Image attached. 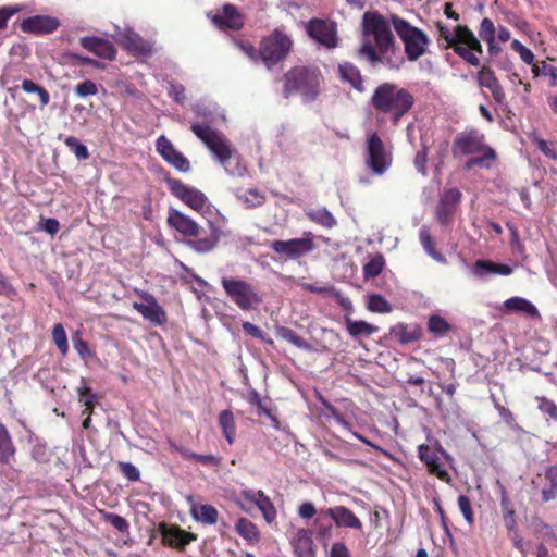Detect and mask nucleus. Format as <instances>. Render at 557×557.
<instances>
[{
    "mask_svg": "<svg viewBox=\"0 0 557 557\" xmlns=\"http://www.w3.org/2000/svg\"><path fill=\"white\" fill-rule=\"evenodd\" d=\"M170 448L176 453H178L186 460H196L197 462L209 466V467H219L221 465V457L214 456L211 454L201 455L190 451L189 449L178 446L174 442H170Z\"/></svg>",
    "mask_w": 557,
    "mask_h": 557,
    "instance_id": "obj_30",
    "label": "nucleus"
},
{
    "mask_svg": "<svg viewBox=\"0 0 557 557\" xmlns=\"http://www.w3.org/2000/svg\"><path fill=\"white\" fill-rule=\"evenodd\" d=\"M496 28L493 21L488 17L482 20L479 27V36L483 41H492L495 38Z\"/></svg>",
    "mask_w": 557,
    "mask_h": 557,
    "instance_id": "obj_54",
    "label": "nucleus"
},
{
    "mask_svg": "<svg viewBox=\"0 0 557 557\" xmlns=\"http://www.w3.org/2000/svg\"><path fill=\"white\" fill-rule=\"evenodd\" d=\"M460 200L461 191L458 188L453 187L443 191L435 209L436 220L442 225H447L453 221Z\"/></svg>",
    "mask_w": 557,
    "mask_h": 557,
    "instance_id": "obj_14",
    "label": "nucleus"
},
{
    "mask_svg": "<svg viewBox=\"0 0 557 557\" xmlns=\"http://www.w3.org/2000/svg\"><path fill=\"white\" fill-rule=\"evenodd\" d=\"M63 61L65 64L71 66H83V65H91L96 69H103V64L95 59L89 57H83L74 52H66L63 54Z\"/></svg>",
    "mask_w": 557,
    "mask_h": 557,
    "instance_id": "obj_45",
    "label": "nucleus"
},
{
    "mask_svg": "<svg viewBox=\"0 0 557 557\" xmlns=\"http://www.w3.org/2000/svg\"><path fill=\"white\" fill-rule=\"evenodd\" d=\"M426 326L435 338L444 337L453 330V325L438 314L430 315Z\"/></svg>",
    "mask_w": 557,
    "mask_h": 557,
    "instance_id": "obj_38",
    "label": "nucleus"
},
{
    "mask_svg": "<svg viewBox=\"0 0 557 557\" xmlns=\"http://www.w3.org/2000/svg\"><path fill=\"white\" fill-rule=\"evenodd\" d=\"M52 338L59 351L65 356L69 351L67 337L61 323L54 324L52 329Z\"/></svg>",
    "mask_w": 557,
    "mask_h": 557,
    "instance_id": "obj_48",
    "label": "nucleus"
},
{
    "mask_svg": "<svg viewBox=\"0 0 557 557\" xmlns=\"http://www.w3.org/2000/svg\"><path fill=\"white\" fill-rule=\"evenodd\" d=\"M271 249L281 258L299 259L312 252L315 249L313 235L310 232L304 233L301 238H293L288 240H273L270 245Z\"/></svg>",
    "mask_w": 557,
    "mask_h": 557,
    "instance_id": "obj_10",
    "label": "nucleus"
},
{
    "mask_svg": "<svg viewBox=\"0 0 557 557\" xmlns=\"http://www.w3.org/2000/svg\"><path fill=\"white\" fill-rule=\"evenodd\" d=\"M283 97L299 95L304 102L315 101L322 90L324 77L315 65H295L282 77Z\"/></svg>",
    "mask_w": 557,
    "mask_h": 557,
    "instance_id": "obj_2",
    "label": "nucleus"
},
{
    "mask_svg": "<svg viewBox=\"0 0 557 557\" xmlns=\"http://www.w3.org/2000/svg\"><path fill=\"white\" fill-rule=\"evenodd\" d=\"M321 513L327 515L337 528H349L361 531L363 525L361 520L354 513L352 510L345 506H335L324 510Z\"/></svg>",
    "mask_w": 557,
    "mask_h": 557,
    "instance_id": "obj_23",
    "label": "nucleus"
},
{
    "mask_svg": "<svg viewBox=\"0 0 557 557\" xmlns=\"http://www.w3.org/2000/svg\"><path fill=\"white\" fill-rule=\"evenodd\" d=\"M305 29L310 38L327 49L338 46L337 24L334 21L313 17L306 23Z\"/></svg>",
    "mask_w": 557,
    "mask_h": 557,
    "instance_id": "obj_11",
    "label": "nucleus"
},
{
    "mask_svg": "<svg viewBox=\"0 0 557 557\" xmlns=\"http://www.w3.org/2000/svg\"><path fill=\"white\" fill-rule=\"evenodd\" d=\"M21 87L27 94H36V95H38L41 108H44V107L49 104V102H50V95H49L48 90L44 86L36 84L32 79L25 78V79L22 81Z\"/></svg>",
    "mask_w": 557,
    "mask_h": 557,
    "instance_id": "obj_42",
    "label": "nucleus"
},
{
    "mask_svg": "<svg viewBox=\"0 0 557 557\" xmlns=\"http://www.w3.org/2000/svg\"><path fill=\"white\" fill-rule=\"evenodd\" d=\"M371 106L380 113L388 114L397 124L413 107L414 97L410 91L394 83H382L373 91Z\"/></svg>",
    "mask_w": 557,
    "mask_h": 557,
    "instance_id": "obj_4",
    "label": "nucleus"
},
{
    "mask_svg": "<svg viewBox=\"0 0 557 557\" xmlns=\"http://www.w3.org/2000/svg\"><path fill=\"white\" fill-rule=\"evenodd\" d=\"M503 306L504 310L507 312H522L527 317L532 319L540 318V312L536 309V307L531 301L522 297H511L505 300Z\"/></svg>",
    "mask_w": 557,
    "mask_h": 557,
    "instance_id": "obj_29",
    "label": "nucleus"
},
{
    "mask_svg": "<svg viewBox=\"0 0 557 557\" xmlns=\"http://www.w3.org/2000/svg\"><path fill=\"white\" fill-rule=\"evenodd\" d=\"M329 557H352L349 548L344 542H335L331 546Z\"/></svg>",
    "mask_w": 557,
    "mask_h": 557,
    "instance_id": "obj_62",
    "label": "nucleus"
},
{
    "mask_svg": "<svg viewBox=\"0 0 557 557\" xmlns=\"http://www.w3.org/2000/svg\"><path fill=\"white\" fill-rule=\"evenodd\" d=\"M141 298L146 300L148 304H139L134 302L133 308L139 312L146 320H149L154 325H162L166 322V313L164 309L157 302L156 298L148 294L144 293Z\"/></svg>",
    "mask_w": 557,
    "mask_h": 557,
    "instance_id": "obj_20",
    "label": "nucleus"
},
{
    "mask_svg": "<svg viewBox=\"0 0 557 557\" xmlns=\"http://www.w3.org/2000/svg\"><path fill=\"white\" fill-rule=\"evenodd\" d=\"M292 546L296 557H315L312 531L309 529H299L292 540Z\"/></svg>",
    "mask_w": 557,
    "mask_h": 557,
    "instance_id": "obj_27",
    "label": "nucleus"
},
{
    "mask_svg": "<svg viewBox=\"0 0 557 557\" xmlns=\"http://www.w3.org/2000/svg\"><path fill=\"white\" fill-rule=\"evenodd\" d=\"M438 45L442 49H451L460 59L472 66L480 65L476 55L483 53V47L467 25H457L451 33L442 22L436 23Z\"/></svg>",
    "mask_w": 557,
    "mask_h": 557,
    "instance_id": "obj_3",
    "label": "nucleus"
},
{
    "mask_svg": "<svg viewBox=\"0 0 557 557\" xmlns=\"http://www.w3.org/2000/svg\"><path fill=\"white\" fill-rule=\"evenodd\" d=\"M480 153L481 156L474 157L476 166L486 169L491 168V163L494 162L497 157L495 150L485 145L484 149H482Z\"/></svg>",
    "mask_w": 557,
    "mask_h": 557,
    "instance_id": "obj_52",
    "label": "nucleus"
},
{
    "mask_svg": "<svg viewBox=\"0 0 557 557\" xmlns=\"http://www.w3.org/2000/svg\"><path fill=\"white\" fill-rule=\"evenodd\" d=\"M368 309L372 312L387 313L392 307L383 296L373 294L368 299Z\"/></svg>",
    "mask_w": 557,
    "mask_h": 557,
    "instance_id": "obj_51",
    "label": "nucleus"
},
{
    "mask_svg": "<svg viewBox=\"0 0 557 557\" xmlns=\"http://www.w3.org/2000/svg\"><path fill=\"white\" fill-rule=\"evenodd\" d=\"M276 333L280 338L293 344L298 348H308L307 342L289 327L281 326L277 329Z\"/></svg>",
    "mask_w": 557,
    "mask_h": 557,
    "instance_id": "obj_46",
    "label": "nucleus"
},
{
    "mask_svg": "<svg viewBox=\"0 0 557 557\" xmlns=\"http://www.w3.org/2000/svg\"><path fill=\"white\" fill-rule=\"evenodd\" d=\"M235 196L238 201H240L243 205H245L246 208L249 209L257 208L265 202L264 194H262L257 188H250L247 190L238 188L235 191Z\"/></svg>",
    "mask_w": 557,
    "mask_h": 557,
    "instance_id": "obj_35",
    "label": "nucleus"
},
{
    "mask_svg": "<svg viewBox=\"0 0 557 557\" xmlns=\"http://www.w3.org/2000/svg\"><path fill=\"white\" fill-rule=\"evenodd\" d=\"M122 47L133 54H148L150 52L149 45L136 33L126 32L121 36Z\"/></svg>",
    "mask_w": 557,
    "mask_h": 557,
    "instance_id": "obj_31",
    "label": "nucleus"
},
{
    "mask_svg": "<svg viewBox=\"0 0 557 557\" xmlns=\"http://www.w3.org/2000/svg\"><path fill=\"white\" fill-rule=\"evenodd\" d=\"M81 46L96 57L113 61L116 58V49L114 45L103 38L97 36H85L79 38Z\"/></svg>",
    "mask_w": 557,
    "mask_h": 557,
    "instance_id": "obj_21",
    "label": "nucleus"
},
{
    "mask_svg": "<svg viewBox=\"0 0 557 557\" xmlns=\"http://www.w3.org/2000/svg\"><path fill=\"white\" fill-rule=\"evenodd\" d=\"M500 508L504 519V524L508 531V534L517 531L516 512L513 505L509 500L507 495H503L500 500Z\"/></svg>",
    "mask_w": 557,
    "mask_h": 557,
    "instance_id": "obj_41",
    "label": "nucleus"
},
{
    "mask_svg": "<svg viewBox=\"0 0 557 557\" xmlns=\"http://www.w3.org/2000/svg\"><path fill=\"white\" fill-rule=\"evenodd\" d=\"M488 273L510 275L512 273V268L510 265L495 263L490 260H476L473 265V274L475 276L482 277Z\"/></svg>",
    "mask_w": 557,
    "mask_h": 557,
    "instance_id": "obj_32",
    "label": "nucleus"
},
{
    "mask_svg": "<svg viewBox=\"0 0 557 557\" xmlns=\"http://www.w3.org/2000/svg\"><path fill=\"white\" fill-rule=\"evenodd\" d=\"M240 496L245 500L253 504L262 512V516L268 523H271L276 519V509L270 497L267 496L263 491L243 490L240 492Z\"/></svg>",
    "mask_w": 557,
    "mask_h": 557,
    "instance_id": "obj_22",
    "label": "nucleus"
},
{
    "mask_svg": "<svg viewBox=\"0 0 557 557\" xmlns=\"http://www.w3.org/2000/svg\"><path fill=\"white\" fill-rule=\"evenodd\" d=\"M21 87L27 94H36V95H38L41 108H44V107L49 104V102H50V95H49L48 90L44 86L36 84L32 79L25 78V79L22 81Z\"/></svg>",
    "mask_w": 557,
    "mask_h": 557,
    "instance_id": "obj_43",
    "label": "nucleus"
},
{
    "mask_svg": "<svg viewBox=\"0 0 557 557\" xmlns=\"http://www.w3.org/2000/svg\"><path fill=\"white\" fill-rule=\"evenodd\" d=\"M221 285L225 295L242 311H251L263 304L259 287L252 282L234 276H223Z\"/></svg>",
    "mask_w": 557,
    "mask_h": 557,
    "instance_id": "obj_5",
    "label": "nucleus"
},
{
    "mask_svg": "<svg viewBox=\"0 0 557 557\" xmlns=\"http://www.w3.org/2000/svg\"><path fill=\"white\" fill-rule=\"evenodd\" d=\"M392 154L383 144L377 133L367 139L366 165L376 175L384 174L392 165Z\"/></svg>",
    "mask_w": 557,
    "mask_h": 557,
    "instance_id": "obj_9",
    "label": "nucleus"
},
{
    "mask_svg": "<svg viewBox=\"0 0 557 557\" xmlns=\"http://www.w3.org/2000/svg\"><path fill=\"white\" fill-rule=\"evenodd\" d=\"M345 325L347 332L354 338L359 336L369 337L372 334L379 332V327L376 325L370 324L366 321H356L348 317L345 318Z\"/></svg>",
    "mask_w": 557,
    "mask_h": 557,
    "instance_id": "obj_34",
    "label": "nucleus"
},
{
    "mask_svg": "<svg viewBox=\"0 0 557 557\" xmlns=\"http://www.w3.org/2000/svg\"><path fill=\"white\" fill-rule=\"evenodd\" d=\"M15 447L4 424L0 423V461L9 463L14 457Z\"/></svg>",
    "mask_w": 557,
    "mask_h": 557,
    "instance_id": "obj_37",
    "label": "nucleus"
},
{
    "mask_svg": "<svg viewBox=\"0 0 557 557\" xmlns=\"http://www.w3.org/2000/svg\"><path fill=\"white\" fill-rule=\"evenodd\" d=\"M325 407L327 409V411L330 412V414L334 418V420L339 424L342 425L343 428H345L346 430H351V424L350 422H348L344 417L343 414L331 404H325Z\"/></svg>",
    "mask_w": 557,
    "mask_h": 557,
    "instance_id": "obj_64",
    "label": "nucleus"
},
{
    "mask_svg": "<svg viewBox=\"0 0 557 557\" xmlns=\"http://www.w3.org/2000/svg\"><path fill=\"white\" fill-rule=\"evenodd\" d=\"M314 525L317 527V536H318V539L325 540V539H329L331 536L332 524L330 522L329 523H324L322 518H317L315 521H314Z\"/></svg>",
    "mask_w": 557,
    "mask_h": 557,
    "instance_id": "obj_63",
    "label": "nucleus"
},
{
    "mask_svg": "<svg viewBox=\"0 0 557 557\" xmlns=\"http://www.w3.org/2000/svg\"><path fill=\"white\" fill-rule=\"evenodd\" d=\"M211 21L220 29L239 30L244 26V16L232 3L224 4L222 7V14L213 15Z\"/></svg>",
    "mask_w": 557,
    "mask_h": 557,
    "instance_id": "obj_26",
    "label": "nucleus"
},
{
    "mask_svg": "<svg viewBox=\"0 0 557 557\" xmlns=\"http://www.w3.org/2000/svg\"><path fill=\"white\" fill-rule=\"evenodd\" d=\"M165 183L171 194L189 208L196 211H201L205 208L207 197L200 190L184 184L178 178L166 177Z\"/></svg>",
    "mask_w": 557,
    "mask_h": 557,
    "instance_id": "obj_12",
    "label": "nucleus"
},
{
    "mask_svg": "<svg viewBox=\"0 0 557 557\" xmlns=\"http://www.w3.org/2000/svg\"><path fill=\"white\" fill-rule=\"evenodd\" d=\"M338 74L342 82L348 83L357 91L362 92L364 90L361 72L351 62L339 63Z\"/></svg>",
    "mask_w": 557,
    "mask_h": 557,
    "instance_id": "obj_28",
    "label": "nucleus"
},
{
    "mask_svg": "<svg viewBox=\"0 0 557 557\" xmlns=\"http://www.w3.org/2000/svg\"><path fill=\"white\" fill-rule=\"evenodd\" d=\"M223 233L213 222H208V230L199 227V235L191 236L187 245L198 253H208L218 247Z\"/></svg>",
    "mask_w": 557,
    "mask_h": 557,
    "instance_id": "obj_13",
    "label": "nucleus"
},
{
    "mask_svg": "<svg viewBox=\"0 0 557 557\" xmlns=\"http://www.w3.org/2000/svg\"><path fill=\"white\" fill-rule=\"evenodd\" d=\"M166 222L170 227L174 228L186 238L190 239L191 236L199 235V225L188 215L178 210L171 208L169 210Z\"/></svg>",
    "mask_w": 557,
    "mask_h": 557,
    "instance_id": "obj_24",
    "label": "nucleus"
},
{
    "mask_svg": "<svg viewBox=\"0 0 557 557\" xmlns=\"http://www.w3.org/2000/svg\"><path fill=\"white\" fill-rule=\"evenodd\" d=\"M190 131L206 145L219 162L226 166L233 150L225 136L208 124H193Z\"/></svg>",
    "mask_w": 557,
    "mask_h": 557,
    "instance_id": "obj_8",
    "label": "nucleus"
},
{
    "mask_svg": "<svg viewBox=\"0 0 557 557\" xmlns=\"http://www.w3.org/2000/svg\"><path fill=\"white\" fill-rule=\"evenodd\" d=\"M66 147L75 154L78 160H86L89 157L87 147L76 137L69 136L64 139Z\"/></svg>",
    "mask_w": 557,
    "mask_h": 557,
    "instance_id": "obj_49",
    "label": "nucleus"
},
{
    "mask_svg": "<svg viewBox=\"0 0 557 557\" xmlns=\"http://www.w3.org/2000/svg\"><path fill=\"white\" fill-rule=\"evenodd\" d=\"M392 24L404 44L405 53L409 61L414 62L425 54L430 39L422 29L412 26L408 21L396 15L392 16Z\"/></svg>",
    "mask_w": 557,
    "mask_h": 557,
    "instance_id": "obj_6",
    "label": "nucleus"
},
{
    "mask_svg": "<svg viewBox=\"0 0 557 557\" xmlns=\"http://www.w3.org/2000/svg\"><path fill=\"white\" fill-rule=\"evenodd\" d=\"M362 44L358 54L371 66L380 64L388 69H398L393 60L396 52V40L387 20L377 12H366L362 16Z\"/></svg>",
    "mask_w": 557,
    "mask_h": 557,
    "instance_id": "obj_1",
    "label": "nucleus"
},
{
    "mask_svg": "<svg viewBox=\"0 0 557 557\" xmlns=\"http://www.w3.org/2000/svg\"><path fill=\"white\" fill-rule=\"evenodd\" d=\"M420 460L426 466L428 472L437 476L441 481L450 483L451 476L448 471L443 468L438 454L429 445L422 444L418 448Z\"/></svg>",
    "mask_w": 557,
    "mask_h": 557,
    "instance_id": "obj_18",
    "label": "nucleus"
},
{
    "mask_svg": "<svg viewBox=\"0 0 557 557\" xmlns=\"http://www.w3.org/2000/svg\"><path fill=\"white\" fill-rule=\"evenodd\" d=\"M190 515L196 521L208 525L215 524L219 519L218 510L209 504H193Z\"/></svg>",
    "mask_w": 557,
    "mask_h": 557,
    "instance_id": "obj_33",
    "label": "nucleus"
},
{
    "mask_svg": "<svg viewBox=\"0 0 557 557\" xmlns=\"http://www.w3.org/2000/svg\"><path fill=\"white\" fill-rule=\"evenodd\" d=\"M156 147L159 154L177 171L186 173L190 170L188 159L164 135L158 137Z\"/></svg>",
    "mask_w": 557,
    "mask_h": 557,
    "instance_id": "obj_16",
    "label": "nucleus"
},
{
    "mask_svg": "<svg viewBox=\"0 0 557 557\" xmlns=\"http://www.w3.org/2000/svg\"><path fill=\"white\" fill-rule=\"evenodd\" d=\"M479 87L491 91L494 101L498 104L506 103L505 90L490 65H483L476 74Z\"/></svg>",
    "mask_w": 557,
    "mask_h": 557,
    "instance_id": "obj_17",
    "label": "nucleus"
},
{
    "mask_svg": "<svg viewBox=\"0 0 557 557\" xmlns=\"http://www.w3.org/2000/svg\"><path fill=\"white\" fill-rule=\"evenodd\" d=\"M104 520L109 522L117 531L125 533L128 531L129 524L125 518L114 512L104 513Z\"/></svg>",
    "mask_w": 557,
    "mask_h": 557,
    "instance_id": "obj_56",
    "label": "nucleus"
},
{
    "mask_svg": "<svg viewBox=\"0 0 557 557\" xmlns=\"http://www.w3.org/2000/svg\"><path fill=\"white\" fill-rule=\"evenodd\" d=\"M396 335L401 345H408L419 341L422 336V331L418 325L399 324Z\"/></svg>",
    "mask_w": 557,
    "mask_h": 557,
    "instance_id": "obj_40",
    "label": "nucleus"
},
{
    "mask_svg": "<svg viewBox=\"0 0 557 557\" xmlns=\"http://www.w3.org/2000/svg\"><path fill=\"white\" fill-rule=\"evenodd\" d=\"M219 424L228 444H233L236 436V423L231 410H223L219 414Z\"/></svg>",
    "mask_w": 557,
    "mask_h": 557,
    "instance_id": "obj_39",
    "label": "nucleus"
},
{
    "mask_svg": "<svg viewBox=\"0 0 557 557\" xmlns=\"http://www.w3.org/2000/svg\"><path fill=\"white\" fill-rule=\"evenodd\" d=\"M426 162H428V148L423 146L414 157V166L422 175L426 174Z\"/></svg>",
    "mask_w": 557,
    "mask_h": 557,
    "instance_id": "obj_61",
    "label": "nucleus"
},
{
    "mask_svg": "<svg viewBox=\"0 0 557 557\" xmlns=\"http://www.w3.org/2000/svg\"><path fill=\"white\" fill-rule=\"evenodd\" d=\"M235 530L243 539L251 544L260 540V532L257 525L247 518H239L235 524Z\"/></svg>",
    "mask_w": 557,
    "mask_h": 557,
    "instance_id": "obj_36",
    "label": "nucleus"
},
{
    "mask_svg": "<svg viewBox=\"0 0 557 557\" xmlns=\"http://www.w3.org/2000/svg\"><path fill=\"white\" fill-rule=\"evenodd\" d=\"M484 135L473 129L468 133L459 134L454 140L451 150L454 156L459 153L469 156L480 153L481 150L484 149Z\"/></svg>",
    "mask_w": 557,
    "mask_h": 557,
    "instance_id": "obj_15",
    "label": "nucleus"
},
{
    "mask_svg": "<svg viewBox=\"0 0 557 557\" xmlns=\"http://www.w3.org/2000/svg\"><path fill=\"white\" fill-rule=\"evenodd\" d=\"M75 92L77 96H79L82 98L88 97V96H95L98 94V87H97L96 83H94L92 81L86 79L76 85Z\"/></svg>",
    "mask_w": 557,
    "mask_h": 557,
    "instance_id": "obj_59",
    "label": "nucleus"
},
{
    "mask_svg": "<svg viewBox=\"0 0 557 557\" xmlns=\"http://www.w3.org/2000/svg\"><path fill=\"white\" fill-rule=\"evenodd\" d=\"M235 46L244 52L250 60L258 61L260 59L259 48L257 49L247 40H235Z\"/></svg>",
    "mask_w": 557,
    "mask_h": 557,
    "instance_id": "obj_60",
    "label": "nucleus"
},
{
    "mask_svg": "<svg viewBox=\"0 0 557 557\" xmlns=\"http://www.w3.org/2000/svg\"><path fill=\"white\" fill-rule=\"evenodd\" d=\"M511 49L513 51H516L517 53H519L521 60L528 64V65H531L533 64V61H534V54L533 52L527 48L525 46H523L518 39H513L511 41Z\"/></svg>",
    "mask_w": 557,
    "mask_h": 557,
    "instance_id": "obj_57",
    "label": "nucleus"
},
{
    "mask_svg": "<svg viewBox=\"0 0 557 557\" xmlns=\"http://www.w3.org/2000/svg\"><path fill=\"white\" fill-rule=\"evenodd\" d=\"M159 530L162 534V543L178 550H184L186 545L197 540L195 533L187 532L180 527L166 528L165 524L161 523Z\"/></svg>",
    "mask_w": 557,
    "mask_h": 557,
    "instance_id": "obj_19",
    "label": "nucleus"
},
{
    "mask_svg": "<svg viewBox=\"0 0 557 557\" xmlns=\"http://www.w3.org/2000/svg\"><path fill=\"white\" fill-rule=\"evenodd\" d=\"M537 408L545 414H548L554 420H557V406L556 404L546 397H536Z\"/></svg>",
    "mask_w": 557,
    "mask_h": 557,
    "instance_id": "obj_58",
    "label": "nucleus"
},
{
    "mask_svg": "<svg viewBox=\"0 0 557 557\" xmlns=\"http://www.w3.org/2000/svg\"><path fill=\"white\" fill-rule=\"evenodd\" d=\"M117 468L120 472L131 482L140 480V471L131 462L119 461Z\"/></svg>",
    "mask_w": 557,
    "mask_h": 557,
    "instance_id": "obj_55",
    "label": "nucleus"
},
{
    "mask_svg": "<svg viewBox=\"0 0 557 557\" xmlns=\"http://www.w3.org/2000/svg\"><path fill=\"white\" fill-rule=\"evenodd\" d=\"M292 48V38L284 30L275 28L263 37L259 44L260 60L267 69L271 70L287 58Z\"/></svg>",
    "mask_w": 557,
    "mask_h": 557,
    "instance_id": "obj_7",
    "label": "nucleus"
},
{
    "mask_svg": "<svg viewBox=\"0 0 557 557\" xmlns=\"http://www.w3.org/2000/svg\"><path fill=\"white\" fill-rule=\"evenodd\" d=\"M307 216L310 221L320 224L326 228H332L336 225V220L332 213L325 208L310 210L307 212Z\"/></svg>",
    "mask_w": 557,
    "mask_h": 557,
    "instance_id": "obj_44",
    "label": "nucleus"
},
{
    "mask_svg": "<svg viewBox=\"0 0 557 557\" xmlns=\"http://www.w3.org/2000/svg\"><path fill=\"white\" fill-rule=\"evenodd\" d=\"M458 507L468 524L472 525L474 523V513L470 498L466 495H460L458 497Z\"/></svg>",
    "mask_w": 557,
    "mask_h": 557,
    "instance_id": "obj_53",
    "label": "nucleus"
},
{
    "mask_svg": "<svg viewBox=\"0 0 557 557\" xmlns=\"http://www.w3.org/2000/svg\"><path fill=\"white\" fill-rule=\"evenodd\" d=\"M420 242L424 248V250L434 259L441 260L443 259L442 255L436 251L434 240L430 234V231L426 226L421 227L420 230Z\"/></svg>",
    "mask_w": 557,
    "mask_h": 557,
    "instance_id": "obj_47",
    "label": "nucleus"
},
{
    "mask_svg": "<svg viewBox=\"0 0 557 557\" xmlns=\"http://www.w3.org/2000/svg\"><path fill=\"white\" fill-rule=\"evenodd\" d=\"M383 267L384 258L377 255L363 265V276L366 278L375 277L382 272Z\"/></svg>",
    "mask_w": 557,
    "mask_h": 557,
    "instance_id": "obj_50",
    "label": "nucleus"
},
{
    "mask_svg": "<svg viewBox=\"0 0 557 557\" xmlns=\"http://www.w3.org/2000/svg\"><path fill=\"white\" fill-rule=\"evenodd\" d=\"M60 25L55 17L48 15H35L22 21L21 29L34 35H46L53 33Z\"/></svg>",
    "mask_w": 557,
    "mask_h": 557,
    "instance_id": "obj_25",
    "label": "nucleus"
}]
</instances>
